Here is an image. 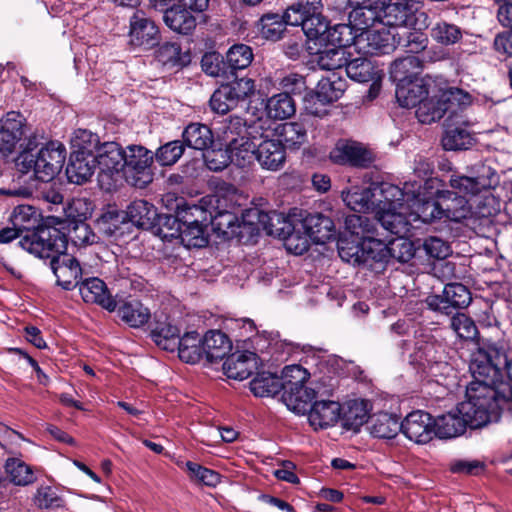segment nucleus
Masks as SVG:
<instances>
[{"label": "nucleus", "instance_id": "1", "mask_svg": "<svg viewBox=\"0 0 512 512\" xmlns=\"http://www.w3.org/2000/svg\"><path fill=\"white\" fill-rule=\"evenodd\" d=\"M450 189H437L439 200H449L453 207L447 209L454 222L466 218H488L500 209L498 199L492 194V181L487 175H465L457 170L449 175Z\"/></svg>", "mask_w": 512, "mask_h": 512}, {"label": "nucleus", "instance_id": "2", "mask_svg": "<svg viewBox=\"0 0 512 512\" xmlns=\"http://www.w3.org/2000/svg\"><path fill=\"white\" fill-rule=\"evenodd\" d=\"M505 367L509 379L512 398V359L508 360L503 348L494 345L480 348L473 353L469 370L474 378L466 388V397L480 402L490 412L501 415L494 386L501 377V368Z\"/></svg>", "mask_w": 512, "mask_h": 512}, {"label": "nucleus", "instance_id": "3", "mask_svg": "<svg viewBox=\"0 0 512 512\" xmlns=\"http://www.w3.org/2000/svg\"><path fill=\"white\" fill-rule=\"evenodd\" d=\"M421 188L418 181L405 182L403 188L388 182L374 183L375 217L383 229L391 234L407 233L405 213Z\"/></svg>", "mask_w": 512, "mask_h": 512}, {"label": "nucleus", "instance_id": "4", "mask_svg": "<svg viewBox=\"0 0 512 512\" xmlns=\"http://www.w3.org/2000/svg\"><path fill=\"white\" fill-rule=\"evenodd\" d=\"M467 399L446 414L433 420L434 435L441 439H450L462 435L467 427L477 429L490 422H497L500 415L490 412L480 402Z\"/></svg>", "mask_w": 512, "mask_h": 512}, {"label": "nucleus", "instance_id": "5", "mask_svg": "<svg viewBox=\"0 0 512 512\" xmlns=\"http://www.w3.org/2000/svg\"><path fill=\"white\" fill-rule=\"evenodd\" d=\"M177 203L176 215L166 216L164 226L171 232L164 233V237L180 238L187 248H201L208 243L205 228L208 223V210L203 205Z\"/></svg>", "mask_w": 512, "mask_h": 512}, {"label": "nucleus", "instance_id": "6", "mask_svg": "<svg viewBox=\"0 0 512 512\" xmlns=\"http://www.w3.org/2000/svg\"><path fill=\"white\" fill-rule=\"evenodd\" d=\"M389 25L399 28L396 32L398 37L397 45L405 48L409 55H416L423 51L428 44L427 36L422 32L429 26V16L422 10H411L407 6H390Z\"/></svg>", "mask_w": 512, "mask_h": 512}, {"label": "nucleus", "instance_id": "7", "mask_svg": "<svg viewBox=\"0 0 512 512\" xmlns=\"http://www.w3.org/2000/svg\"><path fill=\"white\" fill-rule=\"evenodd\" d=\"M65 160V146L58 141H50L37 153L22 152L17 158L16 165L20 172H33L36 179L49 182L60 173Z\"/></svg>", "mask_w": 512, "mask_h": 512}, {"label": "nucleus", "instance_id": "8", "mask_svg": "<svg viewBox=\"0 0 512 512\" xmlns=\"http://www.w3.org/2000/svg\"><path fill=\"white\" fill-rule=\"evenodd\" d=\"M346 228L352 235L359 237L362 241L359 244H351L346 241L338 243V253L342 260L352 263H361L368 260L382 261V255L376 252L375 247H382L379 239L368 235L369 221L360 215H350L345 220Z\"/></svg>", "mask_w": 512, "mask_h": 512}, {"label": "nucleus", "instance_id": "9", "mask_svg": "<svg viewBox=\"0 0 512 512\" xmlns=\"http://www.w3.org/2000/svg\"><path fill=\"white\" fill-rule=\"evenodd\" d=\"M269 119L258 118L256 121H245V132L247 135H241L238 138H232L227 145L230 154L231 163L244 168L253 163L257 153V137L262 139L265 137V131Z\"/></svg>", "mask_w": 512, "mask_h": 512}, {"label": "nucleus", "instance_id": "10", "mask_svg": "<svg viewBox=\"0 0 512 512\" xmlns=\"http://www.w3.org/2000/svg\"><path fill=\"white\" fill-rule=\"evenodd\" d=\"M153 158V153L144 146H127L124 153L122 172L126 181L138 188H144L152 182L151 165Z\"/></svg>", "mask_w": 512, "mask_h": 512}, {"label": "nucleus", "instance_id": "11", "mask_svg": "<svg viewBox=\"0 0 512 512\" xmlns=\"http://www.w3.org/2000/svg\"><path fill=\"white\" fill-rule=\"evenodd\" d=\"M22 247L40 258H58L66 253L68 240L57 228L48 227L25 237L20 241Z\"/></svg>", "mask_w": 512, "mask_h": 512}, {"label": "nucleus", "instance_id": "12", "mask_svg": "<svg viewBox=\"0 0 512 512\" xmlns=\"http://www.w3.org/2000/svg\"><path fill=\"white\" fill-rule=\"evenodd\" d=\"M462 91L460 89H449L440 91L439 95L431 98L425 97L416 109V117L423 124H430L440 120L446 113L457 115L460 105L456 104L460 100Z\"/></svg>", "mask_w": 512, "mask_h": 512}, {"label": "nucleus", "instance_id": "13", "mask_svg": "<svg viewBox=\"0 0 512 512\" xmlns=\"http://www.w3.org/2000/svg\"><path fill=\"white\" fill-rule=\"evenodd\" d=\"M128 44L134 49L148 51L160 42V30L155 21L142 10H136L129 18Z\"/></svg>", "mask_w": 512, "mask_h": 512}, {"label": "nucleus", "instance_id": "14", "mask_svg": "<svg viewBox=\"0 0 512 512\" xmlns=\"http://www.w3.org/2000/svg\"><path fill=\"white\" fill-rule=\"evenodd\" d=\"M421 189L416 195V200L411 201L409 203V210L405 213V218L408 222L407 225V233H411L413 224L415 222L421 221L423 223H430L436 220H450L452 216L447 209H451L453 205H451L449 200H441V203L435 200H420Z\"/></svg>", "mask_w": 512, "mask_h": 512}, {"label": "nucleus", "instance_id": "15", "mask_svg": "<svg viewBox=\"0 0 512 512\" xmlns=\"http://www.w3.org/2000/svg\"><path fill=\"white\" fill-rule=\"evenodd\" d=\"M440 345L428 337L418 338L414 343V351L410 355L411 364L418 366L427 377H437L443 370L449 368L441 359Z\"/></svg>", "mask_w": 512, "mask_h": 512}, {"label": "nucleus", "instance_id": "16", "mask_svg": "<svg viewBox=\"0 0 512 512\" xmlns=\"http://www.w3.org/2000/svg\"><path fill=\"white\" fill-rule=\"evenodd\" d=\"M346 89V81L332 73L330 76L322 78L318 84L314 94L305 97L306 110L315 116H322L326 111L318 107H313L317 102L322 106L337 101Z\"/></svg>", "mask_w": 512, "mask_h": 512}, {"label": "nucleus", "instance_id": "17", "mask_svg": "<svg viewBox=\"0 0 512 512\" xmlns=\"http://www.w3.org/2000/svg\"><path fill=\"white\" fill-rule=\"evenodd\" d=\"M125 150L116 142H104L94 153L99 168L98 181L104 186L105 179L113 180L114 175L123 172Z\"/></svg>", "mask_w": 512, "mask_h": 512}, {"label": "nucleus", "instance_id": "18", "mask_svg": "<svg viewBox=\"0 0 512 512\" xmlns=\"http://www.w3.org/2000/svg\"><path fill=\"white\" fill-rule=\"evenodd\" d=\"M329 157L336 164H348L360 168L368 167L374 160L371 151L361 143L352 140H339Z\"/></svg>", "mask_w": 512, "mask_h": 512}, {"label": "nucleus", "instance_id": "19", "mask_svg": "<svg viewBox=\"0 0 512 512\" xmlns=\"http://www.w3.org/2000/svg\"><path fill=\"white\" fill-rule=\"evenodd\" d=\"M401 431L415 443H428L434 435L433 419L427 412L413 411L401 423Z\"/></svg>", "mask_w": 512, "mask_h": 512}, {"label": "nucleus", "instance_id": "20", "mask_svg": "<svg viewBox=\"0 0 512 512\" xmlns=\"http://www.w3.org/2000/svg\"><path fill=\"white\" fill-rule=\"evenodd\" d=\"M270 123L267 125L264 139L257 144L256 160L263 169L269 171L280 170L286 160L285 147L282 141L277 139H268V130Z\"/></svg>", "mask_w": 512, "mask_h": 512}, {"label": "nucleus", "instance_id": "21", "mask_svg": "<svg viewBox=\"0 0 512 512\" xmlns=\"http://www.w3.org/2000/svg\"><path fill=\"white\" fill-rule=\"evenodd\" d=\"M51 269L57 278V283L65 290L79 286L82 270L78 261L69 254L52 258Z\"/></svg>", "mask_w": 512, "mask_h": 512}, {"label": "nucleus", "instance_id": "22", "mask_svg": "<svg viewBox=\"0 0 512 512\" xmlns=\"http://www.w3.org/2000/svg\"><path fill=\"white\" fill-rule=\"evenodd\" d=\"M396 37L385 29H369L358 35L356 46L367 54H389L395 49Z\"/></svg>", "mask_w": 512, "mask_h": 512}, {"label": "nucleus", "instance_id": "23", "mask_svg": "<svg viewBox=\"0 0 512 512\" xmlns=\"http://www.w3.org/2000/svg\"><path fill=\"white\" fill-rule=\"evenodd\" d=\"M24 120L20 113L11 111L0 121V152L13 151L23 136Z\"/></svg>", "mask_w": 512, "mask_h": 512}, {"label": "nucleus", "instance_id": "24", "mask_svg": "<svg viewBox=\"0 0 512 512\" xmlns=\"http://www.w3.org/2000/svg\"><path fill=\"white\" fill-rule=\"evenodd\" d=\"M79 293L86 303H96L104 309L115 311L117 304L99 278H89L79 284Z\"/></svg>", "mask_w": 512, "mask_h": 512}, {"label": "nucleus", "instance_id": "25", "mask_svg": "<svg viewBox=\"0 0 512 512\" xmlns=\"http://www.w3.org/2000/svg\"><path fill=\"white\" fill-rule=\"evenodd\" d=\"M341 196L349 209L375 214L374 183L369 186L352 185L343 190Z\"/></svg>", "mask_w": 512, "mask_h": 512}, {"label": "nucleus", "instance_id": "26", "mask_svg": "<svg viewBox=\"0 0 512 512\" xmlns=\"http://www.w3.org/2000/svg\"><path fill=\"white\" fill-rule=\"evenodd\" d=\"M83 151H73L66 167V175L71 183L83 184L94 174L96 162L94 154Z\"/></svg>", "mask_w": 512, "mask_h": 512}, {"label": "nucleus", "instance_id": "27", "mask_svg": "<svg viewBox=\"0 0 512 512\" xmlns=\"http://www.w3.org/2000/svg\"><path fill=\"white\" fill-rule=\"evenodd\" d=\"M256 365V353L244 351L228 356L223 363V371L228 378L244 380L252 374Z\"/></svg>", "mask_w": 512, "mask_h": 512}, {"label": "nucleus", "instance_id": "28", "mask_svg": "<svg viewBox=\"0 0 512 512\" xmlns=\"http://www.w3.org/2000/svg\"><path fill=\"white\" fill-rule=\"evenodd\" d=\"M341 415V405L336 401H315L308 414V420L314 429H324L333 426Z\"/></svg>", "mask_w": 512, "mask_h": 512}, {"label": "nucleus", "instance_id": "29", "mask_svg": "<svg viewBox=\"0 0 512 512\" xmlns=\"http://www.w3.org/2000/svg\"><path fill=\"white\" fill-rule=\"evenodd\" d=\"M302 227L306 234L317 243L330 240L334 232V222L331 218L321 214H307L302 219Z\"/></svg>", "mask_w": 512, "mask_h": 512}, {"label": "nucleus", "instance_id": "30", "mask_svg": "<svg viewBox=\"0 0 512 512\" xmlns=\"http://www.w3.org/2000/svg\"><path fill=\"white\" fill-rule=\"evenodd\" d=\"M428 94L427 84L419 79L396 84L395 96L404 108L418 107Z\"/></svg>", "mask_w": 512, "mask_h": 512}, {"label": "nucleus", "instance_id": "31", "mask_svg": "<svg viewBox=\"0 0 512 512\" xmlns=\"http://www.w3.org/2000/svg\"><path fill=\"white\" fill-rule=\"evenodd\" d=\"M163 20L171 30L184 35L190 34L197 25L195 15L179 3L165 10Z\"/></svg>", "mask_w": 512, "mask_h": 512}, {"label": "nucleus", "instance_id": "32", "mask_svg": "<svg viewBox=\"0 0 512 512\" xmlns=\"http://www.w3.org/2000/svg\"><path fill=\"white\" fill-rule=\"evenodd\" d=\"M345 71L350 79L360 83H366L369 81L376 82L381 78V71L370 59L364 57L349 60ZM376 86L377 83H373L371 91L375 89Z\"/></svg>", "mask_w": 512, "mask_h": 512}, {"label": "nucleus", "instance_id": "33", "mask_svg": "<svg viewBox=\"0 0 512 512\" xmlns=\"http://www.w3.org/2000/svg\"><path fill=\"white\" fill-rule=\"evenodd\" d=\"M394 235L396 238L389 239L386 243L380 240V242L383 244V248L375 247L376 252L381 253L382 260L387 256V254H389L392 258L398 260L399 262L406 263L410 261L415 254L412 243L407 239L410 233Z\"/></svg>", "mask_w": 512, "mask_h": 512}, {"label": "nucleus", "instance_id": "34", "mask_svg": "<svg viewBox=\"0 0 512 512\" xmlns=\"http://www.w3.org/2000/svg\"><path fill=\"white\" fill-rule=\"evenodd\" d=\"M204 337L196 331L185 333L178 338L176 349L179 358L190 364L197 363L204 355Z\"/></svg>", "mask_w": 512, "mask_h": 512}, {"label": "nucleus", "instance_id": "35", "mask_svg": "<svg viewBox=\"0 0 512 512\" xmlns=\"http://www.w3.org/2000/svg\"><path fill=\"white\" fill-rule=\"evenodd\" d=\"M422 61L417 55H407L396 59L390 69V75L397 84L417 80L422 71Z\"/></svg>", "mask_w": 512, "mask_h": 512}, {"label": "nucleus", "instance_id": "36", "mask_svg": "<svg viewBox=\"0 0 512 512\" xmlns=\"http://www.w3.org/2000/svg\"><path fill=\"white\" fill-rule=\"evenodd\" d=\"M125 217L136 227L149 229L155 223L157 210L146 200H135L127 207Z\"/></svg>", "mask_w": 512, "mask_h": 512}, {"label": "nucleus", "instance_id": "37", "mask_svg": "<svg viewBox=\"0 0 512 512\" xmlns=\"http://www.w3.org/2000/svg\"><path fill=\"white\" fill-rule=\"evenodd\" d=\"M317 393L315 389L304 384L285 390L282 393V400L288 409L296 413H305L309 405L316 398Z\"/></svg>", "mask_w": 512, "mask_h": 512}, {"label": "nucleus", "instance_id": "38", "mask_svg": "<svg viewBox=\"0 0 512 512\" xmlns=\"http://www.w3.org/2000/svg\"><path fill=\"white\" fill-rule=\"evenodd\" d=\"M449 115L451 122L447 125L445 134L442 138V145L445 150H464L468 149L474 142L472 133L465 126H454L453 117Z\"/></svg>", "mask_w": 512, "mask_h": 512}, {"label": "nucleus", "instance_id": "39", "mask_svg": "<svg viewBox=\"0 0 512 512\" xmlns=\"http://www.w3.org/2000/svg\"><path fill=\"white\" fill-rule=\"evenodd\" d=\"M180 330L168 318L157 320L151 330V337L157 346L167 351H175Z\"/></svg>", "mask_w": 512, "mask_h": 512}, {"label": "nucleus", "instance_id": "40", "mask_svg": "<svg viewBox=\"0 0 512 512\" xmlns=\"http://www.w3.org/2000/svg\"><path fill=\"white\" fill-rule=\"evenodd\" d=\"M259 222L267 234L278 237H287L294 230L291 216L286 217L283 213L272 211L270 213H259Z\"/></svg>", "mask_w": 512, "mask_h": 512}, {"label": "nucleus", "instance_id": "41", "mask_svg": "<svg viewBox=\"0 0 512 512\" xmlns=\"http://www.w3.org/2000/svg\"><path fill=\"white\" fill-rule=\"evenodd\" d=\"M117 313L121 320L132 328L144 326L151 317L149 309L138 300L123 302Z\"/></svg>", "mask_w": 512, "mask_h": 512}, {"label": "nucleus", "instance_id": "42", "mask_svg": "<svg viewBox=\"0 0 512 512\" xmlns=\"http://www.w3.org/2000/svg\"><path fill=\"white\" fill-rule=\"evenodd\" d=\"M321 7V0H298L286 9V21L291 26H302L306 19L319 14Z\"/></svg>", "mask_w": 512, "mask_h": 512}, {"label": "nucleus", "instance_id": "43", "mask_svg": "<svg viewBox=\"0 0 512 512\" xmlns=\"http://www.w3.org/2000/svg\"><path fill=\"white\" fill-rule=\"evenodd\" d=\"M358 35L354 32L349 24H336L329 26L324 39L322 40V46H333L334 48L345 49L352 44L356 45Z\"/></svg>", "mask_w": 512, "mask_h": 512}, {"label": "nucleus", "instance_id": "44", "mask_svg": "<svg viewBox=\"0 0 512 512\" xmlns=\"http://www.w3.org/2000/svg\"><path fill=\"white\" fill-rule=\"evenodd\" d=\"M204 355L210 361L223 359L231 349L229 338L219 330H211L204 336Z\"/></svg>", "mask_w": 512, "mask_h": 512}, {"label": "nucleus", "instance_id": "45", "mask_svg": "<svg viewBox=\"0 0 512 512\" xmlns=\"http://www.w3.org/2000/svg\"><path fill=\"white\" fill-rule=\"evenodd\" d=\"M203 203L212 205L214 202L217 204L214 211L208 210V223L212 225L213 229L218 232L226 233V231L237 222L236 215L226 208H220V197L218 195L209 197L208 200L203 199Z\"/></svg>", "mask_w": 512, "mask_h": 512}, {"label": "nucleus", "instance_id": "46", "mask_svg": "<svg viewBox=\"0 0 512 512\" xmlns=\"http://www.w3.org/2000/svg\"><path fill=\"white\" fill-rule=\"evenodd\" d=\"M182 136L185 145L195 150H206L213 143V135L210 128L200 123L188 125Z\"/></svg>", "mask_w": 512, "mask_h": 512}, {"label": "nucleus", "instance_id": "47", "mask_svg": "<svg viewBox=\"0 0 512 512\" xmlns=\"http://www.w3.org/2000/svg\"><path fill=\"white\" fill-rule=\"evenodd\" d=\"M269 119L283 120L294 115L295 103L288 93L273 95L267 100L265 106Z\"/></svg>", "mask_w": 512, "mask_h": 512}, {"label": "nucleus", "instance_id": "48", "mask_svg": "<svg viewBox=\"0 0 512 512\" xmlns=\"http://www.w3.org/2000/svg\"><path fill=\"white\" fill-rule=\"evenodd\" d=\"M369 430L374 437L392 439L401 431V424L396 416L380 413L371 419Z\"/></svg>", "mask_w": 512, "mask_h": 512}, {"label": "nucleus", "instance_id": "49", "mask_svg": "<svg viewBox=\"0 0 512 512\" xmlns=\"http://www.w3.org/2000/svg\"><path fill=\"white\" fill-rule=\"evenodd\" d=\"M286 25H289L286 21V12L282 16L276 13H268L260 18L258 29L264 39L277 41L282 37Z\"/></svg>", "mask_w": 512, "mask_h": 512}, {"label": "nucleus", "instance_id": "50", "mask_svg": "<svg viewBox=\"0 0 512 512\" xmlns=\"http://www.w3.org/2000/svg\"><path fill=\"white\" fill-rule=\"evenodd\" d=\"M5 472L10 482L17 486H27L36 479L32 468L18 458L7 459Z\"/></svg>", "mask_w": 512, "mask_h": 512}, {"label": "nucleus", "instance_id": "51", "mask_svg": "<svg viewBox=\"0 0 512 512\" xmlns=\"http://www.w3.org/2000/svg\"><path fill=\"white\" fill-rule=\"evenodd\" d=\"M348 7L351 9L348 15L349 25L353 30L365 32L380 19V15L366 5H354L348 2Z\"/></svg>", "mask_w": 512, "mask_h": 512}, {"label": "nucleus", "instance_id": "52", "mask_svg": "<svg viewBox=\"0 0 512 512\" xmlns=\"http://www.w3.org/2000/svg\"><path fill=\"white\" fill-rule=\"evenodd\" d=\"M250 389L257 397L275 396L283 392L280 377L271 373L258 374L251 382Z\"/></svg>", "mask_w": 512, "mask_h": 512}, {"label": "nucleus", "instance_id": "53", "mask_svg": "<svg viewBox=\"0 0 512 512\" xmlns=\"http://www.w3.org/2000/svg\"><path fill=\"white\" fill-rule=\"evenodd\" d=\"M156 58L163 65L170 67L184 66L190 61L189 55L182 53L177 42L163 43L156 51Z\"/></svg>", "mask_w": 512, "mask_h": 512}, {"label": "nucleus", "instance_id": "54", "mask_svg": "<svg viewBox=\"0 0 512 512\" xmlns=\"http://www.w3.org/2000/svg\"><path fill=\"white\" fill-rule=\"evenodd\" d=\"M317 54V64L322 70L346 68L349 61L347 57L349 53L342 48H325L324 50H318Z\"/></svg>", "mask_w": 512, "mask_h": 512}, {"label": "nucleus", "instance_id": "55", "mask_svg": "<svg viewBox=\"0 0 512 512\" xmlns=\"http://www.w3.org/2000/svg\"><path fill=\"white\" fill-rule=\"evenodd\" d=\"M279 136L289 148H299L307 142V130L301 122H286L280 125Z\"/></svg>", "mask_w": 512, "mask_h": 512}, {"label": "nucleus", "instance_id": "56", "mask_svg": "<svg viewBox=\"0 0 512 512\" xmlns=\"http://www.w3.org/2000/svg\"><path fill=\"white\" fill-rule=\"evenodd\" d=\"M184 468L188 472L189 478L193 482L200 483L208 487H216L221 482V475L207 467L192 461H186Z\"/></svg>", "mask_w": 512, "mask_h": 512}, {"label": "nucleus", "instance_id": "57", "mask_svg": "<svg viewBox=\"0 0 512 512\" xmlns=\"http://www.w3.org/2000/svg\"><path fill=\"white\" fill-rule=\"evenodd\" d=\"M430 36L435 42L449 46L457 43L462 38V31L455 24L441 21L431 28Z\"/></svg>", "mask_w": 512, "mask_h": 512}, {"label": "nucleus", "instance_id": "58", "mask_svg": "<svg viewBox=\"0 0 512 512\" xmlns=\"http://www.w3.org/2000/svg\"><path fill=\"white\" fill-rule=\"evenodd\" d=\"M226 60L231 69H245L251 64L253 60L252 49L246 44H234L227 51Z\"/></svg>", "mask_w": 512, "mask_h": 512}, {"label": "nucleus", "instance_id": "59", "mask_svg": "<svg viewBox=\"0 0 512 512\" xmlns=\"http://www.w3.org/2000/svg\"><path fill=\"white\" fill-rule=\"evenodd\" d=\"M443 291L450 310L452 308H465L471 302L470 291L461 283H449L445 285Z\"/></svg>", "mask_w": 512, "mask_h": 512}, {"label": "nucleus", "instance_id": "60", "mask_svg": "<svg viewBox=\"0 0 512 512\" xmlns=\"http://www.w3.org/2000/svg\"><path fill=\"white\" fill-rule=\"evenodd\" d=\"M236 106L237 103L231 94V89L226 84L216 89L210 98V107L218 114L224 115Z\"/></svg>", "mask_w": 512, "mask_h": 512}, {"label": "nucleus", "instance_id": "61", "mask_svg": "<svg viewBox=\"0 0 512 512\" xmlns=\"http://www.w3.org/2000/svg\"><path fill=\"white\" fill-rule=\"evenodd\" d=\"M301 27L310 41H315V44L322 46V40L329 27V23L321 15V12L310 19H306Z\"/></svg>", "mask_w": 512, "mask_h": 512}, {"label": "nucleus", "instance_id": "62", "mask_svg": "<svg viewBox=\"0 0 512 512\" xmlns=\"http://www.w3.org/2000/svg\"><path fill=\"white\" fill-rule=\"evenodd\" d=\"M183 152L182 142L174 140L160 146L155 152V159L161 166H171L180 159Z\"/></svg>", "mask_w": 512, "mask_h": 512}, {"label": "nucleus", "instance_id": "63", "mask_svg": "<svg viewBox=\"0 0 512 512\" xmlns=\"http://www.w3.org/2000/svg\"><path fill=\"white\" fill-rule=\"evenodd\" d=\"M309 376V372L301 365L294 364L286 366L280 377L283 392L289 390V388H294V386L298 387L304 385Z\"/></svg>", "mask_w": 512, "mask_h": 512}, {"label": "nucleus", "instance_id": "64", "mask_svg": "<svg viewBox=\"0 0 512 512\" xmlns=\"http://www.w3.org/2000/svg\"><path fill=\"white\" fill-rule=\"evenodd\" d=\"M450 326L459 338L473 340L478 335L474 321L464 313H457L450 321Z\"/></svg>", "mask_w": 512, "mask_h": 512}]
</instances>
